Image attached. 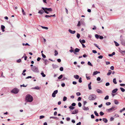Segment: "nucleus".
<instances>
[{"mask_svg": "<svg viewBox=\"0 0 125 125\" xmlns=\"http://www.w3.org/2000/svg\"><path fill=\"white\" fill-rule=\"evenodd\" d=\"M76 94L77 96H79L81 95V94L80 92H78L76 93Z\"/></svg>", "mask_w": 125, "mask_h": 125, "instance_id": "obj_55", "label": "nucleus"}, {"mask_svg": "<svg viewBox=\"0 0 125 125\" xmlns=\"http://www.w3.org/2000/svg\"><path fill=\"white\" fill-rule=\"evenodd\" d=\"M55 53L54 55L55 56L57 55L58 54L57 51L56 50H55Z\"/></svg>", "mask_w": 125, "mask_h": 125, "instance_id": "obj_37", "label": "nucleus"}, {"mask_svg": "<svg viewBox=\"0 0 125 125\" xmlns=\"http://www.w3.org/2000/svg\"><path fill=\"white\" fill-rule=\"evenodd\" d=\"M100 73V72H98L97 71H96L94 72L93 73V75H95L97 74H98V73Z\"/></svg>", "mask_w": 125, "mask_h": 125, "instance_id": "obj_15", "label": "nucleus"}, {"mask_svg": "<svg viewBox=\"0 0 125 125\" xmlns=\"http://www.w3.org/2000/svg\"><path fill=\"white\" fill-rule=\"evenodd\" d=\"M33 100L32 97L31 95L27 94L25 100L27 102H31Z\"/></svg>", "mask_w": 125, "mask_h": 125, "instance_id": "obj_1", "label": "nucleus"}, {"mask_svg": "<svg viewBox=\"0 0 125 125\" xmlns=\"http://www.w3.org/2000/svg\"><path fill=\"white\" fill-rule=\"evenodd\" d=\"M95 37L97 39H98L99 38V36L97 34H96L95 35Z\"/></svg>", "mask_w": 125, "mask_h": 125, "instance_id": "obj_45", "label": "nucleus"}, {"mask_svg": "<svg viewBox=\"0 0 125 125\" xmlns=\"http://www.w3.org/2000/svg\"><path fill=\"white\" fill-rule=\"evenodd\" d=\"M58 91L57 90H56L54 91L52 94V97H55L56 96V94L58 93Z\"/></svg>", "mask_w": 125, "mask_h": 125, "instance_id": "obj_6", "label": "nucleus"}, {"mask_svg": "<svg viewBox=\"0 0 125 125\" xmlns=\"http://www.w3.org/2000/svg\"><path fill=\"white\" fill-rule=\"evenodd\" d=\"M31 70L33 72L38 73L39 72L38 69L35 66H34L31 67Z\"/></svg>", "mask_w": 125, "mask_h": 125, "instance_id": "obj_3", "label": "nucleus"}, {"mask_svg": "<svg viewBox=\"0 0 125 125\" xmlns=\"http://www.w3.org/2000/svg\"><path fill=\"white\" fill-rule=\"evenodd\" d=\"M44 10H40L38 12V13L39 14H42L44 13Z\"/></svg>", "mask_w": 125, "mask_h": 125, "instance_id": "obj_17", "label": "nucleus"}, {"mask_svg": "<svg viewBox=\"0 0 125 125\" xmlns=\"http://www.w3.org/2000/svg\"><path fill=\"white\" fill-rule=\"evenodd\" d=\"M78 110L77 109H75L72 113V114H75L78 113Z\"/></svg>", "mask_w": 125, "mask_h": 125, "instance_id": "obj_11", "label": "nucleus"}, {"mask_svg": "<svg viewBox=\"0 0 125 125\" xmlns=\"http://www.w3.org/2000/svg\"><path fill=\"white\" fill-rule=\"evenodd\" d=\"M119 115L117 114H115L114 116V117H119Z\"/></svg>", "mask_w": 125, "mask_h": 125, "instance_id": "obj_47", "label": "nucleus"}, {"mask_svg": "<svg viewBox=\"0 0 125 125\" xmlns=\"http://www.w3.org/2000/svg\"><path fill=\"white\" fill-rule=\"evenodd\" d=\"M110 68L111 70H113L114 69V67L113 66H112L110 67Z\"/></svg>", "mask_w": 125, "mask_h": 125, "instance_id": "obj_63", "label": "nucleus"}, {"mask_svg": "<svg viewBox=\"0 0 125 125\" xmlns=\"http://www.w3.org/2000/svg\"><path fill=\"white\" fill-rule=\"evenodd\" d=\"M42 56L44 58H45L46 57V56L43 53L42 54Z\"/></svg>", "mask_w": 125, "mask_h": 125, "instance_id": "obj_56", "label": "nucleus"}, {"mask_svg": "<svg viewBox=\"0 0 125 125\" xmlns=\"http://www.w3.org/2000/svg\"><path fill=\"white\" fill-rule=\"evenodd\" d=\"M69 108L72 110H73L74 108V107L72 106H69Z\"/></svg>", "mask_w": 125, "mask_h": 125, "instance_id": "obj_29", "label": "nucleus"}, {"mask_svg": "<svg viewBox=\"0 0 125 125\" xmlns=\"http://www.w3.org/2000/svg\"><path fill=\"white\" fill-rule=\"evenodd\" d=\"M100 114L101 116H102L104 114V113L102 111L100 112Z\"/></svg>", "mask_w": 125, "mask_h": 125, "instance_id": "obj_42", "label": "nucleus"}, {"mask_svg": "<svg viewBox=\"0 0 125 125\" xmlns=\"http://www.w3.org/2000/svg\"><path fill=\"white\" fill-rule=\"evenodd\" d=\"M41 74L42 75V76L43 77H44L46 76V75L44 74L42 72L41 73Z\"/></svg>", "mask_w": 125, "mask_h": 125, "instance_id": "obj_27", "label": "nucleus"}, {"mask_svg": "<svg viewBox=\"0 0 125 125\" xmlns=\"http://www.w3.org/2000/svg\"><path fill=\"white\" fill-rule=\"evenodd\" d=\"M96 91L97 93H102V91H101L100 90L98 89H97Z\"/></svg>", "mask_w": 125, "mask_h": 125, "instance_id": "obj_23", "label": "nucleus"}, {"mask_svg": "<svg viewBox=\"0 0 125 125\" xmlns=\"http://www.w3.org/2000/svg\"><path fill=\"white\" fill-rule=\"evenodd\" d=\"M87 64H88V65L91 66H93V65L92 64V63L90 62H89V61L88 62Z\"/></svg>", "mask_w": 125, "mask_h": 125, "instance_id": "obj_30", "label": "nucleus"}, {"mask_svg": "<svg viewBox=\"0 0 125 125\" xmlns=\"http://www.w3.org/2000/svg\"><path fill=\"white\" fill-rule=\"evenodd\" d=\"M40 26L43 29H45L46 30H48V27H47Z\"/></svg>", "mask_w": 125, "mask_h": 125, "instance_id": "obj_26", "label": "nucleus"}, {"mask_svg": "<svg viewBox=\"0 0 125 125\" xmlns=\"http://www.w3.org/2000/svg\"><path fill=\"white\" fill-rule=\"evenodd\" d=\"M18 92V90L16 88H14L11 91V92L12 93H13L15 94L17 93Z\"/></svg>", "mask_w": 125, "mask_h": 125, "instance_id": "obj_5", "label": "nucleus"}, {"mask_svg": "<svg viewBox=\"0 0 125 125\" xmlns=\"http://www.w3.org/2000/svg\"><path fill=\"white\" fill-rule=\"evenodd\" d=\"M45 17L46 18H48L49 17H51V15H46L45 16Z\"/></svg>", "mask_w": 125, "mask_h": 125, "instance_id": "obj_54", "label": "nucleus"}, {"mask_svg": "<svg viewBox=\"0 0 125 125\" xmlns=\"http://www.w3.org/2000/svg\"><path fill=\"white\" fill-rule=\"evenodd\" d=\"M102 120L105 123H107L108 121L107 120L106 118H103Z\"/></svg>", "mask_w": 125, "mask_h": 125, "instance_id": "obj_20", "label": "nucleus"}, {"mask_svg": "<svg viewBox=\"0 0 125 125\" xmlns=\"http://www.w3.org/2000/svg\"><path fill=\"white\" fill-rule=\"evenodd\" d=\"M21 61V59H19L17 60V62L18 63H20Z\"/></svg>", "mask_w": 125, "mask_h": 125, "instance_id": "obj_48", "label": "nucleus"}, {"mask_svg": "<svg viewBox=\"0 0 125 125\" xmlns=\"http://www.w3.org/2000/svg\"><path fill=\"white\" fill-rule=\"evenodd\" d=\"M79 82L80 83H81L82 82V78L80 77L79 78Z\"/></svg>", "mask_w": 125, "mask_h": 125, "instance_id": "obj_40", "label": "nucleus"}, {"mask_svg": "<svg viewBox=\"0 0 125 125\" xmlns=\"http://www.w3.org/2000/svg\"><path fill=\"white\" fill-rule=\"evenodd\" d=\"M58 66L56 65H54L53 66V68H56Z\"/></svg>", "mask_w": 125, "mask_h": 125, "instance_id": "obj_62", "label": "nucleus"}, {"mask_svg": "<svg viewBox=\"0 0 125 125\" xmlns=\"http://www.w3.org/2000/svg\"><path fill=\"white\" fill-rule=\"evenodd\" d=\"M92 51L93 53H97V51L95 50H93Z\"/></svg>", "mask_w": 125, "mask_h": 125, "instance_id": "obj_58", "label": "nucleus"}, {"mask_svg": "<svg viewBox=\"0 0 125 125\" xmlns=\"http://www.w3.org/2000/svg\"><path fill=\"white\" fill-rule=\"evenodd\" d=\"M80 51V49L78 48H76L75 49L74 51L73 52L75 54H76V52H79Z\"/></svg>", "mask_w": 125, "mask_h": 125, "instance_id": "obj_9", "label": "nucleus"}, {"mask_svg": "<svg viewBox=\"0 0 125 125\" xmlns=\"http://www.w3.org/2000/svg\"><path fill=\"white\" fill-rule=\"evenodd\" d=\"M60 70L61 71H63V68L62 67H61L60 68Z\"/></svg>", "mask_w": 125, "mask_h": 125, "instance_id": "obj_51", "label": "nucleus"}, {"mask_svg": "<svg viewBox=\"0 0 125 125\" xmlns=\"http://www.w3.org/2000/svg\"><path fill=\"white\" fill-rule=\"evenodd\" d=\"M114 102L115 104H118L119 103L118 101L117 100H115L114 101Z\"/></svg>", "mask_w": 125, "mask_h": 125, "instance_id": "obj_25", "label": "nucleus"}, {"mask_svg": "<svg viewBox=\"0 0 125 125\" xmlns=\"http://www.w3.org/2000/svg\"><path fill=\"white\" fill-rule=\"evenodd\" d=\"M118 90V89L117 88L115 89L114 90H113L112 91V92L113 93H115Z\"/></svg>", "mask_w": 125, "mask_h": 125, "instance_id": "obj_21", "label": "nucleus"}, {"mask_svg": "<svg viewBox=\"0 0 125 125\" xmlns=\"http://www.w3.org/2000/svg\"><path fill=\"white\" fill-rule=\"evenodd\" d=\"M5 27V26L3 25H2L1 26V28L3 32H4L5 31L4 29Z\"/></svg>", "mask_w": 125, "mask_h": 125, "instance_id": "obj_13", "label": "nucleus"}, {"mask_svg": "<svg viewBox=\"0 0 125 125\" xmlns=\"http://www.w3.org/2000/svg\"><path fill=\"white\" fill-rule=\"evenodd\" d=\"M21 9H22V12L23 13V15H25V13L24 12V10L22 8H21Z\"/></svg>", "mask_w": 125, "mask_h": 125, "instance_id": "obj_34", "label": "nucleus"}, {"mask_svg": "<svg viewBox=\"0 0 125 125\" xmlns=\"http://www.w3.org/2000/svg\"><path fill=\"white\" fill-rule=\"evenodd\" d=\"M97 80L98 81H100L101 80V78L100 77H98L97 78Z\"/></svg>", "mask_w": 125, "mask_h": 125, "instance_id": "obj_59", "label": "nucleus"}, {"mask_svg": "<svg viewBox=\"0 0 125 125\" xmlns=\"http://www.w3.org/2000/svg\"><path fill=\"white\" fill-rule=\"evenodd\" d=\"M125 110V108H124L123 109L120 110V112L122 113L123 111Z\"/></svg>", "mask_w": 125, "mask_h": 125, "instance_id": "obj_43", "label": "nucleus"}, {"mask_svg": "<svg viewBox=\"0 0 125 125\" xmlns=\"http://www.w3.org/2000/svg\"><path fill=\"white\" fill-rule=\"evenodd\" d=\"M44 12L47 14H49V12H48L46 9H44V10H43Z\"/></svg>", "mask_w": 125, "mask_h": 125, "instance_id": "obj_50", "label": "nucleus"}, {"mask_svg": "<svg viewBox=\"0 0 125 125\" xmlns=\"http://www.w3.org/2000/svg\"><path fill=\"white\" fill-rule=\"evenodd\" d=\"M94 45L95 46L98 48L99 50L101 49L98 46H97L96 44L94 43Z\"/></svg>", "mask_w": 125, "mask_h": 125, "instance_id": "obj_41", "label": "nucleus"}, {"mask_svg": "<svg viewBox=\"0 0 125 125\" xmlns=\"http://www.w3.org/2000/svg\"><path fill=\"white\" fill-rule=\"evenodd\" d=\"M120 89H121V91L122 92H125V89H124V88H123L122 87H120Z\"/></svg>", "mask_w": 125, "mask_h": 125, "instance_id": "obj_32", "label": "nucleus"}, {"mask_svg": "<svg viewBox=\"0 0 125 125\" xmlns=\"http://www.w3.org/2000/svg\"><path fill=\"white\" fill-rule=\"evenodd\" d=\"M80 42L82 44V43H84L85 42V41L84 40H83L81 41V40H80Z\"/></svg>", "mask_w": 125, "mask_h": 125, "instance_id": "obj_22", "label": "nucleus"}, {"mask_svg": "<svg viewBox=\"0 0 125 125\" xmlns=\"http://www.w3.org/2000/svg\"><path fill=\"white\" fill-rule=\"evenodd\" d=\"M109 96L108 95L106 96L104 98V99L105 100H108L109 99Z\"/></svg>", "mask_w": 125, "mask_h": 125, "instance_id": "obj_31", "label": "nucleus"}, {"mask_svg": "<svg viewBox=\"0 0 125 125\" xmlns=\"http://www.w3.org/2000/svg\"><path fill=\"white\" fill-rule=\"evenodd\" d=\"M80 21H79L78 22L77 26H80Z\"/></svg>", "mask_w": 125, "mask_h": 125, "instance_id": "obj_57", "label": "nucleus"}, {"mask_svg": "<svg viewBox=\"0 0 125 125\" xmlns=\"http://www.w3.org/2000/svg\"><path fill=\"white\" fill-rule=\"evenodd\" d=\"M62 75H61L60 76L58 77V79H61L62 78Z\"/></svg>", "mask_w": 125, "mask_h": 125, "instance_id": "obj_39", "label": "nucleus"}, {"mask_svg": "<svg viewBox=\"0 0 125 125\" xmlns=\"http://www.w3.org/2000/svg\"><path fill=\"white\" fill-rule=\"evenodd\" d=\"M78 105L79 107H81L82 106V104L80 102H79L78 103Z\"/></svg>", "mask_w": 125, "mask_h": 125, "instance_id": "obj_53", "label": "nucleus"}, {"mask_svg": "<svg viewBox=\"0 0 125 125\" xmlns=\"http://www.w3.org/2000/svg\"><path fill=\"white\" fill-rule=\"evenodd\" d=\"M110 85V83L109 82L105 84V85L106 86H108Z\"/></svg>", "mask_w": 125, "mask_h": 125, "instance_id": "obj_61", "label": "nucleus"}, {"mask_svg": "<svg viewBox=\"0 0 125 125\" xmlns=\"http://www.w3.org/2000/svg\"><path fill=\"white\" fill-rule=\"evenodd\" d=\"M103 56L102 55H100L98 57V58L99 59H102L103 58Z\"/></svg>", "mask_w": 125, "mask_h": 125, "instance_id": "obj_52", "label": "nucleus"}, {"mask_svg": "<svg viewBox=\"0 0 125 125\" xmlns=\"http://www.w3.org/2000/svg\"><path fill=\"white\" fill-rule=\"evenodd\" d=\"M44 116L43 115H41V116H40V119H42V118H44Z\"/></svg>", "mask_w": 125, "mask_h": 125, "instance_id": "obj_49", "label": "nucleus"}, {"mask_svg": "<svg viewBox=\"0 0 125 125\" xmlns=\"http://www.w3.org/2000/svg\"><path fill=\"white\" fill-rule=\"evenodd\" d=\"M96 98V96L95 94H91L89 97V99L90 100H95Z\"/></svg>", "mask_w": 125, "mask_h": 125, "instance_id": "obj_2", "label": "nucleus"}, {"mask_svg": "<svg viewBox=\"0 0 125 125\" xmlns=\"http://www.w3.org/2000/svg\"><path fill=\"white\" fill-rule=\"evenodd\" d=\"M112 71L111 70H109L108 73H107V74L108 75H109L111 74L112 73Z\"/></svg>", "mask_w": 125, "mask_h": 125, "instance_id": "obj_24", "label": "nucleus"}, {"mask_svg": "<svg viewBox=\"0 0 125 125\" xmlns=\"http://www.w3.org/2000/svg\"><path fill=\"white\" fill-rule=\"evenodd\" d=\"M106 104L107 105H109L111 104V103L110 102H107L106 103Z\"/></svg>", "mask_w": 125, "mask_h": 125, "instance_id": "obj_38", "label": "nucleus"}, {"mask_svg": "<svg viewBox=\"0 0 125 125\" xmlns=\"http://www.w3.org/2000/svg\"><path fill=\"white\" fill-rule=\"evenodd\" d=\"M68 31L71 34H74L76 32L75 31H72L70 29H69L68 30Z\"/></svg>", "mask_w": 125, "mask_h": 125, "instance_id": "obj_10", "label": "nucleus"}, {"mask_svg": "<svg viewBox=\"0 0 125 125\" xmlns=\"http://www.w3.org/2000/svg\"><path fill=\"white\" fill-rule=\"evenodd\" d=\"M67 98L65 96H64L63 99V101H66L67 100Z\"/></svg>", "mask_w": 125, "mask_h": 125, "instance_id": "obj_36", "label": "nucleus"}, {"mask_svg": "<svg viewBox=\"0 0 125 125\" xmlns=\"http://www.w3.org/2000/svg\"><path fill=\"white\" fill-rule=\"evenodd\" d=\"M114 42L116 46H117L119 45V44L116 42L115 41Z\"/></svg>", "mask_w": 125, "mask_h": 125, "instance_id": "obj_35", "label": "nucleus"}, {"mask_svg": "<svg viewBox=\"0 0 125 125\" xmlns=\"http://www.w3.org/2000/svg\"><path fill=\"white\" fill-rule=\"evenodd\" d=\"M32 89L37 90H39L40 89V87H39L38 86H36L34 88H32Z\"/></svg>", "mask_w": 125, "mask_h": 125, "instance_id": "obj_18", "label": "nucleus"}, {"mask_svg": "<svg viewBox=\"0 0 125 125\" xmlns=\"http://www.w3.org/2000/svg\"><path fill=\"white\" fill-rule=\"evenodd\" d=\"M80 34L78 33H77V35H76V36L78 39H79V38L80 37Z\"/></svg>", "mask_w": 125, "mask_h": 125, "instance_id": "obj_44", "label": "nucleus"}, {"mask_svg": "<svg viewBox=\"0 0 125 125\" xmlns=\"http://www.w3.org/2000/svg\"><path fill=\"white\" fill-rule=\"evenodd\" d=\"M42 9L43 10H44V9H46V10L47 11H52V9L51 8H44L43 7H42Z\"/></svg>", "mask_w": 125, "mask_h": 125, "instance_id": "obj_8", "label": "nucleus"}, {"mask_svg": "<svg viewBox=\"0 0 125 125\" xmlns=\"http://www.w3.org/2000/svg\"><path fill=\"white\" fill-rule=\"evenodd\" d=\"M83 109L84 110H88L89 108L88 107H85V106L84 105Z\"/></svg>", "mask_w": 125, "mask_h": 125, "instance_id": "obj_19", "label": "nucleus"}, {"mask_svg": "<svg viewBox=\"0 0 125 125\" xmlns=\"http://www.w3.org/2000/svg\"><path fill=\"white\" fill-rule=\"evenodd\" d=\"M76 79H78L79 78V75H74L73 76Z\"/></svg>", "mask_w": 125, "mask_h": 125, "instance_id": "obj_12", "label": "nucleus"}, {"mask_svg": "<svg viewBox=\"0 0 125 125\" xmlns=\"http://www.w3.org/2000/svg\"><path fill=\"white\" fill-rule=\"evenodd\" d=\"M117 109L116 107L114 106H113L111 108L107 109L106 110V111L109 112H111L112 111H114Z\"/></svg>", "mask_w": 125, "mask_h": 125, "instance_id": "obj_4", "label": "nucleus"}, {"mask_svg": "<svg viewBox=\"0 0 125 125\" xmlns=\"http://www.w3.org/2000/svg\"><path fill=\"white\" fill-rule=\"evenodd\" d=\"M86 79L87 80H90L91 78L90 77V76H86Z\"/></svg>", "mask_w": 125, "mask_h": 125, "instance_id": "obj_46", "label": "nucleus"}, {"mask_svg": "<svg viewBox=\"0 0 125 125\" xmlns=\"http://www.w3.org/2000/svg\"><path fill=\"white\" fill-rule=\"evenodd\" d=\"M94 114L96 116H99V115H98V113H97V112L96 111H94Z\"/></svg>", "mask_w": 125, "mask_h": 125, "instance_id": "obj_33", "label": "nucleus"}, {"mask_svg": "<svg viewBox=\"0 0 125 125\" xmlns=\"http://www.w3.org/2000/svg\"><path fill=\"white\" fill-rule=\"evenodd\" d=\"M70 119L69 117H68L66 118V120L67 121H69L70 120Z\"/></svg>", "mask_w": 125, "mask_h": 125, "instance_id": "obj_64", "label": "nucleus"}, {"mask_svg": "<svg viewBox=\"0 0 125 125\" xmlns=\"http://www.w3.org/2000/svg\"><path fill=\"white\" fill-rule=\"evenodd\" d=\"M113 82L115 84H117V83L115 78H114L113 80Z\"/></svg>", "mask_w": 125, "mask_h": 125, "instance_id": "obj_28", "label": "nucleus"}, {"mask_svg": "<svg viewBox=\"0 0 125 125\" xmlns=\"http://www.w3.org/2000/svg\"><path fill=\"white\" fill-rule=\"evenodd\" d=\"M121 43L123 46H125V40L123 39H121L120 40Z\"/></svg>", "mask_w": 125, "mask_h": 125, "instance_id": "obj_7", "label": "nucleus"}, {"mask_svg": "<svg viewBox=\"0 0 125 125\" xmlns=\"http://www.w3.org/2000/svg\"><path fill=\"white\" fill-rule=\"evenodd\" d=\"M76 105V104L75 103H73L72 104V106H75Z\"/></svg>", "mask_w": 125, "mask_h": 125, "instance_id": "obj_60", "label": "nucleus"}, {"mask_svg": "<svg viewBox=\"0 0 125 125\" xmlns=\"http://www.w3.org/2000/svg\"><path fill=\"white\" fill-rule=\"evenodd\" d=\"M91 84V82H90L88 84V87L89 90H91L92 89Z\"/></svg>", "mask_w": 125, "mask_h": 125, "instance_id": "obj_16", "label": "nucleus"}, {"mask_svg": "<svg viewBox=\"0 0 125 125\" xmlns=\"http://www.w3.org/2000/svg\"><path fill=\"white\" fill-rule=\"evenodd\" d=\"M43 60L44 61L43 62L44 63L45 65H47V62H48V60L46 59H43Z\"/></svg>", "mask_w": 125, "mask_h": 125, "instance_id": "obj_14", "label": "nucleus"}]
</instances>
